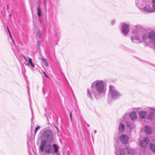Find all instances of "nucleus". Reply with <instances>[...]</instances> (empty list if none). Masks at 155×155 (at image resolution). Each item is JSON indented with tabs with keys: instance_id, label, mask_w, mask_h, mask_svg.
Returning <instances> with one entry per match:
<instances>
[{
	"instance_id": "obj_1",
	"label": "nucleus",
	"mask_w": 155,
	"mask_h": 155,
	"mask_svg": "<svg viewBox=\"0 0 155 155\" xmlns=\"http://www.w3.org/2000/svg\"><path fill=\"white\" fill-rule=\"evenodd\" d=\"M105 83L102 80H97L94 81L91 85V89L87 90V96L91 99H93V96L96 99L99 98L101 95L105 92Z\"/></svg>"
},
{
	"instance_id": "obj_2",
	"label": "nucleus",
	"mask_w": 155,
	"mask_h": 155,
	"mask_svg": "<svg viewBox=\"0 0 155 155\" xmlns=\"http://www.w3.org/2000/svg\"><path fill=\"white\" fill-rule=\"evenodd\" d=\"M143 28L140 25H137L133 27L131 40L132 41L134 40L139 35L141 34Z\"/></svg>"
},
{
	"instance_id": "obj_3",
	"label": "nucleus",
	"mask_w": 155,
	"mask_h": 155,
	"mask_svg": "<svg viewBox=\"0 0 155 155\" xmlns=\"http://www.w3.org/2000/svg\"><path fill=\"white\" fill-rule=\"evenodd\" d=\"M47 142L45 140H41V143L39 148L40 151L42 152L45 148V152L46 153H51L53 152V147L50 144H46Z\"/></svg>"
},
{
	"instance_id": "obj_4",
	"label": "nucleus",
	"mask_w": 155,
	"mask_h": 155,
	"mask_svg": "<svg viewBox=\"0 0 155 155\" xmlns=\"http://www.w3.org/2000/svg\"><path fill=\"white\" fill-rule=\"evenodd\" d=\"M121 95V94L117 90L114 86L112 85L109 86L108 96L115 99L118 98Z\"/></svg>"
},
{
	"instance_id": "obj_5",
	"label": "nucleus",
	"mask_w": 155,
	"mask_h": 155,
	"mask_svg": "<svg viewBox=\"0 0 155 155\" xmlns=\"http://www.w3.org/2000/svg\"><path fill=\"white\" fill-rule=\"evenodd\" d=\"M41 140H45L46 142H52L54 140V137L51 131L49 130L44 131L41 136Z\"/></svg>"
},
{
	"instance_id": "obj_6",
	"label": "nucleus",
	"mask_w": 155,
	"mask_h": 155,
	"mask_svg": "<svg viewBox=\"0 0 155 155\" xmlns=\"http://www.w3.org/2000/svg\"><path fill=\"white\" fill-rule=\"evenodd\" d=\"M141 11L148 13H153L155 12L152 5H151L150 0H147V1L145 5Z\"/></svg>"
},
{
	"instance_id": "obj_7",
	"label": "nucleus",
	"mask_w": 155,
	"mask_h": 155,
	"mask_svg": "<svg viewBox=\"0 0 155 155\" xmlns=\"http://www.w3.org/2000/svg\"><path fill=\"white\" fill-rule=\"evenodd\" d=\"M148 35L146 33H142L139 35L132 42L134 43H140L143 41H146L148 39Z\"/></svg>"
},
{
	"instance_id": "obj_8",
	"label": "nucleus",
	"mask_w": 155,
	"mask_h": 155,
	"mask_svg": "<svg viewBox=\"0 0 155 155\" xmlns=\"http://www.w3.org/2000/svg\"><path fill=\"white\" fill-rule=\"evenodd\" d=\"M127 116V114H125L121 120L122 122H120L119 123L118 127L119 131L120 132H122L125 130V127L124 123H126Z\"/></svg>"
},
{
	"instance_id": "obj_9",
	"label": "nucleus",
	"mask_w": 155,
	"mask_h": 155,
	"mask_svg": "<svg viewBox=\"0 0 155 155\" xmlns=\"http://www.w3.org/2000/svg\"><path fill=\"white\" fill-rule=\"evenodd\" d=\"M145 109L149 112V113L147 115V119L148 120H152L154 116V113L155 112V108L147 107Z\"/></svg>"
},
{
	"instance_id": "obj_10",
	"label": "nucleus",
	"mask_w": 155,
	"mask_h": 155,
	"mask_svg": "<svg viewBox=\"0 0 155 155\" xmlns=\"http://www.w3.org/2000/svg\"><path fill=\"white\" fill-rule=\"evenodd\" d=\"M147 0H135V4L137 7L141 11L145 5Z\"/></svg>"
},
{
	"instance_id": "obj_11",
	"label": "nucleus",
	"mask_w": 155,
	"mask_h": 155,
	"mask_svg": "<svg viewBox=\"0 0 155 155\" xmlns=\"http://www.w3.org/2000/svg\"><path fill=\"white\" fill-rule=\"evenodd\" d=\"M121 31L123 35H126L129 31V25L125 23L124 24L122 25Z\"/></svg>"
},
{
	"instance_id": "obj_12",
	"label": "nucleus",
	"mask_w": 155,
	"mask_h": 155,
	"mask_svg": "<svg viewBox=\"0 0 155 155\" xmlns=\"http://www.w3.org/2000/svg\"><path fill=\"white\" fill-rule=\"evenodd\" d=\"M129 137L126 134H122L120 137V140L122 143L124 144H127L128 142Z\"/></svg>"
},
{
	"instance_id": "obj_13",
	"label": "nucleus",
	"mask_w": 155,
	"mask_h": 155,
	"mask_svg": "<svg viewBox=\"0 0 155 155\" xmlns=\"http://www.w3.org/2000/svg\"><path fill=\"white\" fill-rule=\"evenodd\" d=\"M149 142V139L148 138L145 137L144 139L141 140L140 142V145L142 147L145 148L148 145Z\"/></svg>"
},
{
	"instance_id": "obj_14",
	"label": "nucleus",
	"mask_w": 155,
	"mask_h": 155,
	"mask_svg": "<svg viewBox=\"0 0 155 155\" xmlns=\"http://www.w3.org/2000/svg\"><path fill=\"white\" fill-rule=\"evenodd\" d=\"M148 39L155 45V33L153 31L149 32L148 34Z\"/></svg>"
},
{
	"instance_id": "obj_15",
	"label": "nucleus",
	"mask_w": 155,
	"mask_h": 155,
	"mask_svg": "<svg viewBox=\"0 0 155 155\" xmlns=\"http://www.w3.org/2000/svg\"><path fill=\"white\" fill-rule=\"evenodd\" d=\"M129 116L131 120L134 121L136 119L137 115L135 111H133L129 114Z\"/></svg>"
},
{
	"instance_id": "obj_16",
	"label": "nucleus",
	"mask_w": 155,
	"mask_h": 155,
	"mask_svg": "<svg viewBox=\"0 0 155 155\" xmlns=\"http://www.w3.org/2000/svg\"><path fill=\"white\" fill-rule=\"evenodd\" d=\"M147 114V112L146 111H141L139 112V116L142 119L145 118Z\"/></svg>"
},
{
	"instance_id": "obj_17",
	"label": "nucleus",
	"mask_w": 155,
	"mask_h": 155,
	"mask_svg": "<svg viewBox=\"0 0 155 155\" xmlns=\"http://www.w3.org/2000/svg\"><path fill=\"white\" fill-rule=\"evenodd\" d=\"M152 130V129L150 126H146L144 127V131L147 134H150Z\"/></svg>"
},
{
	"instance_id": "obj_18",
	"label": "nucleus",
	"mask_w": 155,
	"mask_h": 155,
	"mask_svg": "<svg viewBox=\"0 0 155 155\" xmlns=\"http://www.w3.org/2000/svg\"><path fill=\"white\" fill-rule=\"evenodd\" d=\"M28 62H27V63H25V65H31L32 67L35 68V65L32 62V59L28 57Z\"/></svg>"
},
{
	"instance_id": "obj_19",
	"label": "nucleus",
	"mask_w": 155,
	"mask_h": 155,
	"mask_svg": "<svg viewBox=\"0 0 155 155\" xmlns=\"http://www.w3.org/2000/svg\"><path fill=\"white\" fill-rule=\"evenodd\" d=\"M150 149L153 152L155 153V145L152 143H150Z\"/></svg>"
},
{
	"instance_id": "obj_20",
	"label": "nucleus",
	"mask_w": 155,
	"mask_h": 155,
	"mask_svg": "<svg viewBox=\"0 0 155 155\" xmlns=\"http://www.w3.org/2000/svg\"><path fill=\"white\" fill-rule=\"evenodd\" d=\"M126 149L128 153L129 154H133L134 150L131 148L129 147H126Z\"/></svg>"
},
{
	"instance_id": "obj_21",
	"label": "nucleus",
	"mask_w": 155,
	"mask_h": 155,
	"mask_svg": "<svg viewBox=\"0 0 155 155\" xmlns=\"http://www.w3.org/2000/svg\"><path fill=\"white\" fill-rule=\"evenodd\" d=\"M53 147L54 148V151L55 153H57L58 152V150L59 149V147L56 144H53Z\"/></svg>"
},
{
	"instance_id": "obj_22",
	"label": "nucleus",
	"mask_w": 155,
	"mask_h": 155,
	"mask_svg": "<svg viewBox=\"0 0 155 155\" xmlns=\"http://www.w3.org/2000/svg\"><path fill=\"white\" fill-rule=\"evenodd\" d=\"M155 12V0H151V3Z\"/></svg>"
},
{
	"instance_id": "obj_23",
	"label": "nucleus",
	"mask_w": 155,
	"mask_h": 155,
	"mask_svg": "<svg viewBox=\"0 0 155 155\" xmlns=\"http://www.w3.org/2000/svg\"><path fill=\"white\" fill-rule=\"evenodd\" d=\"M36 35H37V37L38 38H40L41 37V31H38Z\"/></svg>"
},
{
	"instance_id": "obj_24",
	"label": "nucleus",
	"mask_w": 155,
	"mask_h": 155,
	"mask_svg": "<svg viewBox=\"0 0 155 155\" xmlns=\"http://www.w3.org/2000/svg\"><path fill=\"white\" fill-rule=\"evenodd\" d=\"M127 127L130 129H132L133 128V127L131 126L130 123L128 121H127Z\"/></svg>"
},
{
	"instance_id": "obj_25",
	"label": "nucleus",
	"mask_w": 155,
	"mask_h": 155,
	"mask_svg": "<svg viewBox=\"0 0 155 155\" xmlns=\"http://www.w3.org/2000/svg\"><path fill=\"white\" fill-rule=\"evenodd\" d=\"M37 14L38 17H40L41 16V11L39 7L38 8H37Z\"/></svg>"
},
{
	"instance_id": "obj_26",
	"label": "nucleus",
	"mask_w": 155,
	"mask_h": 155,
	"mask_svg": "<svg viewBox=\"0 0 155 155\" xmlns=\"http://www.w3.org/2000/svg\"><path fill=\"white\" fill-rule=\"evenodd\" d=\"M40 127L39 126L37 125V127L35 128V133H36L37 130L40 128Z\"/></svg>"
},
{
	"instance_id": "obj_27",
	"label": "nucleus",
	"mask_w": 155,
	"mask_h": 155,
	"mask_svg": "<svg viewBox=\"0 0 155 155\" xmlns=\"http://www.w3.org/2000/svg\"><path fill=\"white\" fill-rule=\"evenodd\" d=\"M115 23V21L114 20H112L110 22L111 25H113Z\"/></svg>"
},
{
	"instance_id": "obj_28",
	"label": "nucleus",
	"mask_w": 155,
	"mask_h": 155,
	"mask_svg": "<svg viewBox=\"0 0 155 155\" xmlns=\"http://www.w3.org/2000/svg\"><path fill=\"white\" fill-rule=\"evenodd\" d=\"M23 56L25 60L26 61V62H28V57H25V56H24V55H23Z\"/></svg>"
},
{
	"instance_id": "obj_29",
	"label": "nucleus",
	"mask_w": 155,
	"mask_h": 155,
	"mask_svg": "<svg viewBox=\"0 0 155 155\" xmlns=\"http://www.w3.org/2000/svg\"><path fill=\"white\" fill-rule=\"evenodd\" d=\"M117 144H118V143H117L116 144H115V147L116 150L117 151H118L119 150H119V149H118L117 146Z\"/></svg>"
},
{
	"instance_id": "obj_30",
	"label": "nucleus",
	"mask_w": 155,
	"mask_h": 155,
	"mask_svg": "<svg viewBox=\"0 0 155 155\" xmlns=\"http://www.w3.org/2000/svg\"><path fill=\"white\" fill-rule=\"evenodd\" d=\"M43 3H44V5L45 6V7H46V0H43Z\"/></svg>"
},
{
	"instance_id": "obj_31",
	"label": "nucleus",
	"mask_w": 155,
	"mask_h": 155,
	"mask_svg": "<svg viewBox=\"0 0 155 155\" xmlns=\"http://www.w3.org/2000/svg\"><path fill=\"white\" fill-rule=\"evenodd\" d=\"M41 60L43 62H44V63H45V61H47L46 59L44 58H41Z\"/></svg>"
},
{
	"instance_id": "obj_32",
	"label": "nucleus",
	"mask_w": 155,
	"mask_h": 155,
	"mask_svg": "<svg viewBox=\"0 0 155 155\" xmlns=\"http://www.w3.org/2000/svg\"><path fill=\"white\" fill-rule=\"evenodd\" d=\"M44 64L46 67H48V62L47 61H45L44 63Z\"/></svg>"
},
{
	"instance_id": "obj_33",
	"label": "nucleus",
	"mask_w": 155,
	"mask_h": 155,
	"mask_svg": "<svg viewBox=\"0 0 155 155\" xmlns=\"http://www.w3.org/2000/svg\"><path fill=\"white\" fill-rule=\"evenodd\" d=\"M70 116L71 118V120L72 121V112H71L70 114Z\"/></svg>"
},
{
	"instance_id": "obj_34",
	"label": "nucleus",
	"mask_w": 155,
	"mask_h": 155,
	"mask_svg": "<svg viewBox=\"0 0 155 155\" xmlns=\"http://www.w3.org/2000/svg\"><path fill=\"white\" fill-rule=\"evenodd\" d=\"M43 73L45 75V76L46 77H47V78H48V76L46 74V73H45V72H43Z\"/></svg>"
},
{
	"instance_id": "obj_35",
	"label": "nucleus",
	"mask_w": 155,
	"mask_h": 155,
	"mask_svg": "<svg viewBox=\"0 0 155 155\" xmlns=\"http://www.w3.org/2000/svg\"><path fill=\"white\" fill-rule=\"evenodd\" d=\"M7 29H8V32L9 34L10 33L8 27H7Z\"/></svg>"
},
{
	"instance_id": "obj_36",
	"label": "nucleus",
	"mask_w": 155,
	"mask_h": 155,
	"mask_svg": "<svg viewBox=\"0 0 155 155\" xmlns=\"http://www.w3.org/2000/svg\"><path fill=\"white\" fill-rule=\"evenodd\" d=\"M7 29H8V32L9 34L10 33L8 27H7Z\"/></svg>"
},
{
	"instance_id": "obj_37",
	"label": "nucleus",
	"mask_w": 155,
	"mask_h": 155,
	"mask_svg": "<svg viewBox=\"0 0 155 155\" xmlns=\"http://www.w3.org/2000/svg\"><path fill=\"white\" fill-rule=\"evenodd\" d=\"M87 125L88 127H89L90 126L88 124H87Z\"/></svg>"
},
{
	"instance_id": "obj_38",
	"label": "nucleus",
	"mask_w": 155,
	"mask_h": 155,
	"mask_svg": "<svg viewBox=\"0 0 155 155\" xmlns=\"http://www.w3.org/2000/svg\"><path fill=\"white\" fill-rule=\"evenodd\" d=\"M97 132V131L96 130H95L94 131V133L96 134Z\"/></svg>"
},
{
	"instance_id": "obj_39",
	"label": "nucleus",
	"mask_w": 155,
	"mask_h": 155,
	"mask_svg": "<svg viewBox=\"0 0 155 155\" xmlns=\"http://www.w3.org/2000/svg\"><path fill=\"white\" fill-rule=\"evenodd\" d=\"M13 43H14V45H15V42H14V40H13Z\"/></svg>"
},
{
	"instance_id": "obj_40",
	"label": "nucleus",
	"mask_w": 155,
	"mask_h": 155,
	"mask_svg": "<svg viewBox=\"0 0 155 155\" xmlns=\"http://www.w3.org/2000/svg\"><path fill=\"white\" fill-rule=\"evenodd\" d=\"M11 38V35L10 33L9 34Z\"/></svg>"
},
{
	"instance_id": "obj_41",
	"label": "nucleus",
	"mask_w": 155,
	"mask_h": 155,
	"mask_svg": "<svg viewBox=\"0 0 155 155\" xmlns=\"http://www.w3.org/2000/svg\"><path fill=\"white\" fill-rule=\"evenodd\" d=\"M7 9H8V5H7Z\"/></svg>"
},
{
	"instance_id": "obj_42",
	"label": "nucleus",
	"mask_w": 155,
	"mask_h": 155,
	"mask_svg": "<svg viewBox=\"0 0 155 155\" xmlns=\"http://www.w3.org/2000/svg\"><path fill=\"white\" fill-rule=\"evenodd\" d=\"M12 16V14H11L10 15V16L11 17Z\"/></svg>"
},
{
	"instance_id": "obj_43",
	"label": "nucleus",
	"mask_w": 155,
	"mask_h": 155,
	"mask_svg": "<svg viewBox=\"0 0 155 155\" xmlns=\"http://www.w3.org/2000/svg\"><path fill=\"white\" fill-rule=\"evenodd\" d=\"M33 117H32V119H33Z\"/></svg>"
}]
</instances>
